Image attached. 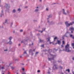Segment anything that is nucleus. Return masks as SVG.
<instances>
[{
  "label": "nucleus",
  "mask_w": 74,
  "mask_h": 74,
  "mask_svg": "<svg viewBox=\"0 0 74 74\" xmlns=\"http://www.w3.org/2000/svg\"><path fill=\"white\" fill-rule=\"evenodd\" d=\"M69 46H70V45H69L68 43H67V45H66L65 51L66 52H71V50L69 49Z\"/></svg>",
  "instance_id": "nucleus-1"
},
{
  "label": "nucleus",
  "mask_w": 74,
  "mask_h": 74,
  "mask_svg": "<svg viewBox=\"0 0 74 74\" xmlns=\"http://www.w3.org/2000/svg\"><path fill=\"white\" fill-rule=\"evenodd\" d=\"M73 23H74V22H72V23H69L67 21H66L65 22V24L67 27V26H70V25H73Z\"/></svg>",
  "instance_id": "nucleus-2"
},
{
  "label": "nucleus",
  "mask_w": 74,
  "mask_h": 74,
  "mask_svg": "<svg viewBox=\"0 0 74 74\" xmlns=\"http://www.w3.org/2000/svg\"><path fill=\"white\" fill-rule=\"evenodd\" d=\"M69 30L71 31V33H73V31H74V28L73 27H71L70 28Z\"/></svg>",
  "instance_id": "nucleus-3"
},
{
  "label": "nucleus",
  "mask_w": 74,
  "mask_h": 74,
  "mask_svg": "<svg viewBox=\"0 0 74 74\" xmlns=\"http://www.w3.org/2000/svg\"><path fill=\"white\" fill-rule=\"evenodd\" d=\"M48 60L49 61H51L52 60H54V58H48Z\"/></svg>",
  "instance_id": "nucleus-4"
},
{
  "label": "nucleus",
  "mask_w": 74,
  "mask_h": 74,
  "mask_svg": "<svg viewBox=\"0 0 74 74\" xmlns=\"http://www.w3.org/2000/svg\"><path fill=\"white\" fill-rule=\"evenodd\" d=\"M53 67H55V69H58V65H54L53 66Z\"/></svg>",
  "instance_id": "nucleus-5"
},
{
  "label": "nucleus",
  "mask_w": 74,
  "mask_h": 74,
  "mask_svg": "<svg viewBox=\"0 0 74 74\" xmlns=\"http://www.w3.org/2000/svg\"><path fill=\"white\" fill-rule=\"evenodd\" d=\"M57 42L58 44H59V45H60V43H61V42L60 40H57Z\"/></svg>",
  "instance_id": "nucleus-6"
},
{
  "label": "nucleus",
  "mask_w": 74,
  "mask_h": 74,
  "mask_svg": "<svg viewBox=\"0 0 74 74\" xmlns=\"http://www.w3.org/2000/svg\"><path fill=\"white\" fill-rule=\"evenodd\" d=\"M33 52V51H32V50L31 49L29 51V52H32V53L31 54L32 55H33V53H32Z\"/></svg>",
  "instance_id": "nucleus-7"
},
{
  "label": "nucleus",
  "mask_w": 74,
  "mask_h": 74,
  "mask_svg": "<svg viewBox=\"0 0 74 74\" xmlns=\"http://www.w3.org/2000/svg\"><path fill=\"white\" fill-rule=\"evenodd\" d=\"M63 14H64L65 15H66V13H65V12H64V9H63Z\"/></svg>",
  "instance_id": "nucleus-8"
},
{
  "label": "nucleus",
  "mask_w": 74,
  "mask_h": 74,
  "mask_svg": "<svg viewBox=\"0 0 74 74\" xmlns=\"http://www.w3.org/2000/svg\"><path fill=\"white\" fill-rule=\"evenodd\" d=\"M67 71L68 73H70V70H69V69L66 70V71Z\"/></svg>",
  "instance_id": "nucleus-9"
},
{
  "label": "nucleus",
  "mask_w": 74,
  "mask_h": 74,
  "mask_svg": "<svg viewBox=\"0 0 74 74\" xmlns=\"http://www.w3.org/2000/svg\"><path fill=\"white\" fill-rule=\"evenodd\" d=\"M45 28H44V29H42V31L41 32V33H42V32L43 31H45Z\"/></svg>",
  "instance_id": "nucleus-10"
},
{
  "label": "nucleus",
  "mask_w": 74,
  "mask_h": 74,
  "mask_svg": "<svg viewBox=\"0 0 74 74\" xmlns=\"http://www.w3.org/2000/svg\"><path fill=\"white\" fill-rule=\"evenodd\" d=\"M56 39H57V37H56L55 38H54V41H55V40H56Z\"/></svg>",
  "instance_id": "nucleus-11"
},
{
  "label": "nucleus",
  "mask_w": 74,
  "mask_h": 74,
  "mask_svg": "<svg viewBox=\"0 0 74 74\" xmlns=\"http://www.w3.org/2000/svg\"><path fill=\"white\" fill-rule=\"evenodd\" d=\"M49 52H52V50L51 49H49Z\"/></svg>",
  "instance_id": "nucleus-12"
},
{
  "label": "nucleus",
  "mask_w": 74,
  "mask_h": 74,
  "mask_svg": "<svg viewBox=\"0 0 74 74\" xmlns=\"http://www.w3.org/2000/svg\"><path fill=\"white\" fill-rule=\"evenodd\" d=\"M44 42V40H41V39H40V42Z\"/></svg>",
  "instance_id": "nucleus-13"
},
{
  "label": "nucleus",
  "mask_w": 74,
  "mask_h": 74,
  "mask_svg": "<svg viewBox=\"0 0 74 74\" xmlns=\"http://www.w3.org/2000/svg\"><path fill=\"white\" fill-rule=\"evenodd\" d=\"M11 39H12V37H10L9 38V40H10V41H11Z\"/></svg>",
  "instance_id": "nucleus-14"
},
{
  "label": "nucleus",
  "mask_w": 74,
  "mask_h": 74,
  "mask_svg": "<svg viewBox=\"0 0 74 74\" xmlns=\"http://www.w3.org/2000/svg\"><path fill=\"white\" fill-rule=\"evenodd\" d=\"M71 45L72 47H74V43H72L71 44Z\"/></svg>",
  "instance_id": "nucleus-15"
},
{
  "label": "nucleus",
  "mask_w": 74,
  "mask_h": 74,
  "mask_svg": "<svg viewBox=\"0 0 74 74\" xmlns=\"http://www.w3.org/2000/svg\"><path fill=\"white\" fill-rule=\"evenodd\" d=\"M9 44H12V42H11V41L10 40L9 42Z\"/></svg>",
  "instance_id": "nucleus-16"
},
{
  "label": "nucleus",
  "mask_w": 74,
  "mask_h": 74,
  "mask_svg": "<svg viewBox=\"0 0 74 74\" xmlns=\"http://www.w3.org/2000/svg\"><path fill=\"white\" fill-rule=\"evenodd\" d=\"M59 67L60 69H62V67L61 66H59Z\"/></svg>",
  "instance_id": "nucleus-17"
},
{
  "label": "nucleus",
  "mask_w": 74,
  "mask_h": 74,
  "mask_svg": "<svg viewBox=\"0 0 74 74\" xmlns=\"http://www.w3.org/2000/svg\"><path fill=\"white\" fill-rule=\"evenodd\" d=\"M16 12V10H13V12Z\"/></svg>",
  "instance_id": "nucleus-18"
},
{
  "label": "nucleus",
  "mask_w": 74,
  "mask_h": 74,
  "mask_svg": "<svg viewBox=\"0 0 74 74\" xmlns=\"http://www.w3.org/2000/svg\"><path fill=\"white\" fill-rule=\"evenodd\" d=\"M26 54V55H27V53H26V51H25L24 52V54Z\"/></svg>",
  "instance_id": "nucleus-19"
},
{
  "label": "nucleus",
  "mask_w": 74,
  "mask_h": 74,
  "mask_svg": "<svg viewBox=\"0 0 74 74\" xmlns=\"http://www.w3.org/2000/svg\"><path fill=\"white\" fill-rule=\"evenodd\" d=\"M1 69H4V66H2L1 68Z\"/></svg>",
  "instance_id": "nucleus-20"
},
{
  "label": "nucleus",
  "mask_w": 74,
  "mask_h": 74,
  "mask_svg": "<svg viewBox=\"0 0 74 74\" xmlns=\"http://www.w3.org/2000/svg\"><path fill=\"white\" fill-rule=\"evenodd\" d=\"M62 42V44H65V43H64V41H63Z\"/></svg>",
  "instance_id": "nucleus-21"
},
{
  "label": "nucleus",
  "mask_w": 74,
  "mask_h": 74,
  "mask_svg": "<svg viewBox=\"0 0 74 74\" xmlns=\"http://www.w3.org/2000/svg\"><path fill=\"white\" fill-rule=\"evenodd\" d=\"M18 11H21V9H18Z\"/></svg>",
  "instance_id": "nucleus-22"
},
{
  "label": "nucleus",
  "mask_w": 74,
  "mask_h": 74,
  "mask_svg": "<svg viewBox=\"0 0 74 74\" xmlns=\"http://www.w3.org/2000/svg\"><path fill=\"white\" fill-rule=\"evenodd\" d=\"M38 11V9H36L35 10L36 12H37V11Z\"/></svg>",
  "instance_id": "nucleus-23"
},
{
  "label": "nucleus",
  "mask_w": 74,
  "mask_h": 74,
  "mask_svg": "<svg viewBox=\"0 0 74 74\" xmlns=\"http://www.w3.org/2000/svg\"><path fill=\"white\" fill-rule=\"evenodd\" d=\"M44 45H42L41 46V47H44Z\"/></svg>",
  "instance_id": "nucleus-24"
},
{
  "label": "nucleus",
  "mask_w": 74,
  "mask_h": 74,
  "mask_svg": "<svg viewBox=\"0 0 74 74\" xmlns=\"http://www.w3.org/2000/svg\"><path fill=\"white\" fill-rule=\"evenodd\" d=\"M37 72L38 73H40V70H38L37 71Z\"/></svg>",
  "instance_id": "nucleus-25"
},
{
  "label": "nucleus",
  "mask_w": 74,
  "mask_h": 74,
  "mask_svg": "<svg viewBox=\"0 0 74 74\" xmlns=\"http://www.w3.org/2000/svg\"><path fill=\"white\" fill-rule=\"evenodd\" d=\"M70 36L71 37H73V35H70Z\"/></svg>",
  "instance_id": "nucleus-26"
},
{
  "label": "nucleus",
  "mask_w": 74,
  "mask_h": 74,
  "mask_svg": "<svg viewBox=\"0 0 74 74\" xmlns=\"http://www.w3.org/2000/svg\"><path fill=\"white\" fill-rule=\"evenodd\" d=\"M20 32H23V30H22V29H21L20 30Z\"/></svg>",
  "instance_id": "nucleus-27"
},
{
  "label": "nucleus",
  "mask_w": 74,
  "mask_h": 74,
  "mask_svg": "<svg viewBox=\"0 0 74 74\" xmlns=\"http://www.w3.org/2000/svg\"><path fill=\"white\" fill-rule=\"evenodd\" d=\"M11 69L12 70H13V69H14V67H13L12 66V67H11Z\"/></svg>",
  "instance_id": "nucleus-28"
},
{
  "label": "nucleus",
  "mask_w": 74,
  "mask_h": 74,
  "mask_svg": "<svg viewBox=\"0 0 74 74\" xmlns=\"http://www.w3.org/2000/svg\"><path fill=\"white\" fill-rule=\"evenodd\" d=\"M22 69V70H23V71H25V69H24V68H23V69Z\"/></svg>",
  "instance_id": "nucleus-29"
},
{
  "label": "nucleus",
  "mask_w": 74,
  "mask_h": 74,
  "mask_svg": "<svg viewBox=\"0 0 74 74\" xmlns=\"http://www.w3.org/2000/svg\"><path fill=\"white\" fill-rule=\"evenodd\" d=\"M63 45H61V48H63Z\"/></svg>",
  "instance_id": "nucleus-30"
},
{
  "label": "nucleus",
  "mask_w": 74,
  "mask_h": 74,
  "mask_svg": "<svg viewBox=\"0 0 74 74\" xmlns=\"http://www.w3.org/2000/svg\"><path fill=\"white\" fill-rule=\"evenodd\" d=\"M38 53V52H36V55H37V54Z\"/></svg>",
  "instance_id": "nucleus-31"
},
{
  "label": "nucleus",
  "mask_w": 74,
  "mask_h": 74,
  "mask_svg": "<svg viewBox=\"0 0 74 74\" xmlns=\"http://www.w3.org/2000/svg\"><path fill=\"white\" fill-rule=\"evenodd\" d=\"M48 41H50V40H49V39L48 38Z\"/></svg>",
  "instance_id": "nucleus-32"
},
{
  "label": "nucleus",
  "mask_w": 74,
  "mask_h": 74,
  "mask_svg": "<svg viewBox=\"0 0 74 74\" xmlns=\"http://www.w3.org/2000/svg\"><path fill=\"white\" fill-rule=\"evenodd\" d=\"M7 20H5V23H6V22H7Z\"/></svg>",
  "instance_id": "nucleus-33"
},
{
  "label": "nucleus",
  "mask_w": 74,
  "mask_h": 74,
  "mask_svg": "<svg viewBox=\"0 0 74 74\" xmlns=\"http://www.w3.org/2000/svg\"><path fill=\"white\" fill-rule=\"evenodd\" d=\"M4 51H7V49L5 50H4Z\"/></svg>",
  "instance_id": "nucleus-34"
},
{
  "label": "nucleus",
  "mask_w": 74,
  "mask_h": 74,
  "mask_svg": "<svg viewBox=\"0 0 74 74\" xmlns=\"http://www.w3.org/2000/svg\"><path fill=\"white\" fill-rule=\"evenodd\" d=\"M48 17H49V18H50V17H51V15H49V16Z\"/></svg>",
  "instance_id": "nucleus-35"
},
{
  "label": "nucleus",
  "mask_w": 74,
  "mask_h": 74,
  "mask_svg": "<svg viewBox=\"0 0 74 74\" xmlns=\"http://www.w3.org/2000/svg\"><path fill=\"white\" fill-rule=\"evenodd\" d=\"M72 59L74 60V57H73V58H72Z\"/></svg>",
  "instance_id": "nucleus-36"
},
{
  "label": "nucleus",
  "mask_w": 74,
  "mask_h": 74,
  "mask_svg": "<svg viewBox=\"0 0 74 74\" xmlns=\"http://www.w3.org/2000/svg\"><path fill=\"white\" fill-rule=\"evenodd\" d=\"M46 10H47V11H48V8H46Z\"/></svg>",
  "instance_id": "nucleus-37"
},
{
  "label": "nucleus",
  "mask_w": 74,
  "mask_h": 74,
  "mask_svg": "<svg viewBox=\"0 0 74 74\" xmlns=\"http://www.w3.org/2000/svg\"><path fill=\"white\" fill-rule=\"evenodd\" d=\"M48 74H50V72L49 71V72H48Z\"/></svg>",
  "instance_id": "nucleus-38"
},
{
  "label": "nucleus",
  "mask_w": 74,
  "mask_h": 74,
  "mask_svg": "<svg viewBox=\"0 0 74 74\" xmlns=\"http://www.w3.org/2000/svg\"><path fill=\"white\" fill-rule=\"evenodd\" d=\"M21 46V44H18V46Z\"/></svg>",
  "instance_id": "nucleus-39"
},
{
  "label": "nucleus",
  "mask_w": 74,
  "mask_h": 74,
  "mask_svg": "<svg viewBox=\"0 0 74 74\" xmlns=\"http://www.w3.org/2000/svg\"><path fill=\"white\" fill-rule=\"evenodd\" d=\"M23 42V41H22L21 42V43H22Z\"/></svg>",
  "instance_id": "nucleus-40"
},
{
  "label": "nucleus",
  "mask_w": 74,
  "mask_h": 74,
  "mask_svg": "<svg viewBox=\"0 0 74 74\" xmlns=\"http://www.w3.org/2000/svg\"><path fill=\"white\" fill-rule=\"evenodd\" d=\"M52 42H49V44H51Z\"/></svg>",
  "instance_id": "nucleus-41"
},
{
  "label": "nucleus",
  "mask_w": 74,
  "mask_h": 74,
  "mask_svg": "<svg viewBox=\"0 0 74 74\" xmlns=\"http://www.w3.org/2000/svg\"><path fill=\"white\" fill-rule=\"evenodd\" d=\"M33 51H35V49H34Z\"/></svg>",
  "instance_id": "nucleus-42"
},
{
  "label": "nucleus",
  "mask_w": 74,
  "mask_h": 74,
  "mask_svg": "<svg viewBox=\"0 0 74 74\" xmlns=\"http://www.w3.org/2000/svg\"><path fill=\"white\" fill-rule=\"evenodd\" d=\"M25 8H27V7H25Z\"/></svg>",
  "instance_id": "nucleus-43"
},
{
  "label": "nucleus",
  "mask_w": 74,
  "mask_h": 74,
  "mask_svg": "<svg viewBox=\"0 0 74 74\" xmlns=\"http://www.w3.org/2000/svg\"><path fill=\"white\" fill-rule=\"evenodd\" d=\"M52 44H53V45H54V43H52Z\"/></svg>",
  "instance_id": "nucleus-44"
},
{
  "label": "nucleus",
  "mask_w": 74,
  "mask_h": 74,
  "mask_svg": "<svg viewBox=\"0 0 74 74\" xmlns=\"http://www.w3.org/2000/svg\"><path fill=\"white\" fill-rule=\"evenodd\" d=\"M36 8H38V7H36Z\"/></svg>",
  "instance_id": "nucleus-45"
},
{
  "label": "nucleus",
  "mask_w": 74,
  "mask_h": 74,
  "mask_svg": "<svg viewBox=\"0 0 74 74\" xmlns=\"http://www.w3.org/2000/svg\"><path fill=\"white\" fill-rule=\"evenodd\" d=\"M11 24H12V25L13 24V23H12Z\"/></svg>",
  "instance_id": "nucleus-46"
},
{
  "label": "nucleus",
  "mask_w": 74,
  "mask_h": 74,
  "mask_svg": "<svg viewBox=\"0 0 74 74\" xmlns=\"http://www.w3.org/2000/svg\"><path fill=\"white\" fill-rule=\"evenodd\" d=\"M8 74H10V73H8Z\"/></svg>",
  "instance_id": "nucleus-47"
},
{
  "label": "nucleus",
  "mask_w": 74,
  "mask_h": 74,
  "mask_svg": "<svg viewBox=\"0 0 74 74\" xmlns=\"http://www.w3.org/2000/svg\"><path fill=\"white\" fill-rule=\"evenodd\" d=\"M40 2H41V0H40Z\"/></svg>",
  "instance_id": "nucleus-48"
},
{
  "label": "nucleus",
  "mask_w": 74,
  "mask_h": 74,
  "mask_svg": "<svg viewBox=\"0 0 74 74\" xmlns=\"http://www.w3.org/2000/svg\"><path fill=\"white\" fill-rule=\"evenodd\" d=\"M2 74H4V73H2Z\"/></svg>",
  "instance_id": "nucleus-49"
},
{
  "label": "nucleus",
  "mask_w": 74,
  "mask_h": 74,
  "mask_svg": "<svg viewBox=\"0 0 74 74\" xmlns=\"http://www.w3.org/2000/svg\"><path fill=\"white\" fill-rule=\"evenodd\" d=\"M22 65H24V64H22Z\"/></svg>",
  "instance_id": "nucleus-50"
},
{
  "label": "nucleus",
  "mask_w": 74,
  "mask_h": 74,
  "mask_svg": "<svg viewBox=\"0 0 74 74\" xmlns=\"http://www.w3.org/2000/svg\"><path fill=\"white\" fill-rule=\"evenodd\" d=\"M32 45H33V43H32Z\"/></svg>",
  "instance_id": "nucleus-51"
},
{
  "label": "nucleus",
  "mask_w": 74,
  "mask_h": 74,
  "mask_svg": "<svg viewBox=\"0 0 74 74\" xmlns=\"http://www.w3.org/2000/svg\"><path fill=\"white\" fill-rule=\"evenodd\" d=\"M56 44H57V43H56Z\"/></svg>",
  "instance_id": "nucleus-52"
},
{
  "label": "nucleus",
  "mask_w": 74,
  "mask_h": 74,
  "mask_svg": "<svg viewBox=\"0 0 74 74\" xmlns=\"http://www.w3.org/2000/svg\"><path fill=\"white\" fill-rule=\"evenodd\" d=\"M2 12H3V11H1Z\"/></svg>",
  "instance_id": "nucleus-53"
},
{
  "label": "nucleus",
  "mask_w": 74,
  "mask_h": 74,
  "mask_svg": "<svg viewBox=\"0 0 74 74\" xmlns=\"http://www.w3.org/2000/svg\"><path fill=\"white\" fill-rule=\"evenodd\" d=\"M13 33H15V32L14 31V32H13Z\"/></svg>",
  "instance_id": "nucleus-54"
},
{
  "label": "nucleus",
  "mask_w": 74,
  "mask_h": 74,
  "mask_svg": "<svg viewBox=\"0 0 74 74\" xmlns=\"http://www.w3.org/2000/svg\"><path fill=\"white\" fill-rule=\"evenodd\" d=\"M22 74H26V73H25V74L23 73Z\"/></svg>",
  "instance_id": "nucleus-55"
},
{
  "label": "nucleus",
  "mask_w": 74,
  "mask_h": 74,
  "mask_svg": "<svg viewBox=\"0 0 74 74\" xmlns=\"http://www.w3.org/2000/svg\"><path fill=\"white\" fill-rule=\"evenodd\" d=\"M63 39H64V38H63Z\"/></svg>",
  "instance_id": "nucleus-56"
},
{
  "label": "nucleus",
  "mask_w": 74,
  "mask_h": 74,
  "mask_svg": "<svg viewBox=\"0 0 74 74\" xmlns=\"http://www.w3.org/2000/svg\"><path fill=\"white\" fill-rule=\"evenodd\" d=\"M73 73V74H74V73Z\"/></svg>",
  "instance_id": "nucleus-57"
},
{
  "label": "nucleus",
  "mask_w": 74,
  "mask_h": 74,
  "mask_svg": "<svg viewBox=\"0 0 74 74\" xmlns=\"http://www.w3.org/2000/svg\"><path fill=\"white\" fill-rule=\"evenodd\" d=\"M73 49H74V47H73Z\"/></svg>",
  "instance_id": "nucleus-58"
},
{
  "label": "nucleus",
  "mask_w": 74,
  "mask_h": 74,
  "mask_svg": "<svg viewBox=\"0 0 74 74\" xmlns=\"http://www.w3.org/2000/svg\"><path fill=\"white\" fill-rule=\"evenodd\" d=\"M48 22H49V21H48Z\"/></svg>",
  "instance_id": "nucleus-59"
},
{
  "label": "nucleus",
  "mask_w": 74,
  "mask_h": 74,
  "mask_svg": "<svg viewBox=\"0 0 74 74\" xmlns=\"http://www.w3.org/2000/svg\"><path fill=\"white\" fill-rule=\"evenodd\" d=\"M1 66V65H0V67Z\"/></svg>",
  "instance_id": "nucleus-60"
},
{
  "label": "nucleus",
  "mask_w": 74,
  "mask_h": 74,
  "mask_svg": "<svg viewBox=\"0 0 74 74\" xmlns=\"http://www.w3.org/2000/svg\"><path fill=\"white\" fill-rule=\"evenodd\" d=\"M20 58H21V56H20Z\"/></svg>",
  "instance_id": "nucleus-61"
},
{
  "label": "nucleus",
  "mask_w": 74,
  "mask_h": 74,
  "mask_svg": "<svg viewBox=\"0 0 74 74\" xmlns=\"http://www.w3.org/2000/svg\"><path fill=\"white\" fill-rule=\"evenodd\" d=\"M58 62H59V61H58Z\"/></svg>",
  "instance_id": "nucleus-62"
},
{
  "label": "nucleus",
  "mask_w": 74,
  "mask_h": 74,
  "mask_svg": "<svg viewBox=\"0 0 74 74\" xmlns=\"http://www.w3.org/2000/svg\"><path fill=\"white\" fill-rule=\"evenodd\" d=\"M47 19H48V18H47Z\"/></svg>",
  "instance_id": "nucleus-63"
}]
</instances>
